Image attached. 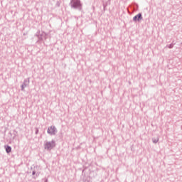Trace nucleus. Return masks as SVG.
Returning <instances> with one entry per match:
<instances>
[{"instance_id":"nucleus-10","label":"nucleus","mask_w":182,"mask_h":182,"mask_svg":"<svg viewBox=\"0 0 182 182\" xmlns=\"http://www.w3.org/2000/svg\"><path fill=\"white\" fill-rule=\"evenodd\" d=\"M39 133V129L38 128H36V134H38Z\"/></svg>"},{"instance_id":"nucleus-12","label":"nucleus","mask_w":182,"mask_h":182,"mask_svg":"<svg viewBox=\"0 0 182 182\" xmlns=\"http://www.w3.org/2000/svg\"><path fill=\"white\" fill-rule=\"evenodd\" d=\"M38 176H39V173H36V177H38Z\"/></svg>"},{"instance_id":"nucleus-2","label":"nucleus","mask_w":182,"mask_h":182,"mask_svg":"<svg viewBox=\"0 0 182 182\" xmlns=\"http://www.w3.org/2000/svg\"><path fill=\"white\" fill-rule=\"evenodd\" d=\"M56 146V142L55 141V140H52L51 141H47L45 144V149L46 150H52V149H53V147H55Z\"/></svg>"},{"instance_id":"nucleus-11","label":"nucleus","mask_w":182,"mask_h":182,"mask_svg":"<svg viewBox=\"0 0 182 182\" xmlns=\"http://www.w3.org/2000/svg\"><path fill=\"white\" fill-rule=\"evenodd\" d=\"M35 174H36V172L35 171H33L32 175H33V176H35Z\"/></svg>"},{"instance_id":"nucleus-3","label":"nucleus","mask_w":182,"mask_h":182,"mask_svg":"<svg viewBox=\"0 0 182 182\" xmlns=\"http://www.w3.org/2000/svg\"><path fill=\"white\" fill-rule=\"evenodd\" d=\"M47 133L50 134V136H55L58 133V129L55 126H50L48 127Z\"/></svg>"},{"instance_id":"nucleus-8","label":"nucleus","mask_w":182,"mask_h":182,"mask_svg":"<svg viewBox=\"0 0 182 182\" xmlns=\"http://www.w3.org/2000/svg\"><path fill=\"white\" fill-rule=\"evenodd\" d=\"M6 153H11V151H12V148L7 145L6 146Z\"/></svg>"},{"instance_id":"nucleus-5","label":"nucleus","mask_w":182,"mask_h":182,"mask_svg":"<svg viewBox=\"0 0 182 182\" xmlns=\"http://www.w3.org/2000/svg\"><path fill=\"white\" fill-rule=\"evenodd\" d=\"M143 16L141 15V13H139L137 15L134 16L133 21L134 22H140V21H142Z\"/></svg>"},{"instance_id":"nucleus-6","label":"nucleus","mask_w":182,"mask_h":182,"mask_svg":"<svg viewBox=\"0 0 182 182\" xmlns=\"http://www.w3.org/2000/svg\"><path fill=\"white\" fill-rule=\"evenodd\" d=\"M36 36H38L39 41H43V39H46V33L43 32L40 36L36 34Z\"/></svg>"},{"instance_id":"nucleus-1","label":"nucleus","mask_w":182,"mask_h":182,"mask_svg":"<svg viewBox=\"0 0 182 182\" xmlns=\"http://www.w3.org/2000/svg\"><path fill=\"white\" fill-rule=\"evenodd\" d=\"M70 6L73 9L82 11V3L80 2V0H70Z\"/></svg>"},{"instance_id":"nucleus-7","label":"nucleus","mask_w":182,"mask_h":182,"mask_svg":"<svg viewBox=\"0 0 182 182\" xmlns=\"http://www.w3.org/2000/svg\"><path fill=\"white\" fill-rule=\"evenodd\" d=\"M159 140H160V138L159 136H157L156 138L154 137L152 138V143H154V144H157V143H159Z\"/></svg>"},{"instance_id":"nucleus-9","label":"nucleus","mask_w":182,"mask_h":182,"mask_svg":"<svg viewBox=\"0 0 182 182\" xmlns=\"http://www.w3.org/2000/svg\"><path fill=\"white\" fill-rule=\"evenodd\" d=\"M173 46H174V44L171 43V44H169V45L168 46V48L169 49H173Z\"/></svg>"},{"instance_id":"nucleus-4","label":"nucleus","mask_w":182,"mask_h":182,"mask_svg":"<svg viewBox=\"0 0 182 182\" xmlns=\"http://www.w3.org/2000/svg\"><path fill=\"white\" fill-rule=\"evenodd\" d=\"M29 83H30L29 78H26L24 80L23 84L21 86L22 92L25 91V87H28V86H29Z\"/></svg>"}]
</instances>
